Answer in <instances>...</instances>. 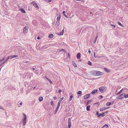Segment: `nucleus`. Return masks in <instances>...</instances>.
Listing matches in <instances>:
<instances>
[{
  "mask_svg": "<svg viewBox=\"0 0 128 128\" xmlns=\"http://www.w3.org/2000/svg\"><path fill=\"white\" fill-rule=\"evenodd\" d=\"M108 112L107 111L106 112H104V114H107L108 113Z\"/></svg>",
  "mask_w": 128,
  "mask_h": 128,
  "instance_id": "60",
  "label": "nucleus"
},
{
  "mask_svg": "<svg viewBox=\"0 0 128 128\" xmlns=\"http://www.w3.org/2000/svg\"><path fill=\"white\" fill-rule=\"evenodd\" d=\"M59 108H56L55 112V114H56L57 112H58Z\"/></svg>",
  "mask_w": 128,
  "mask_h": 128,
  "instance_id": "35",
  "label": "nucleus"
},
{
  "mask_svg": "<svg viewBox=\"0 0 128 128\" xmlns=\"http://www.w3.org/2000/svg\"><path fill=\"white\" fill-rule=\"evenodd\" d=\"M58 91L59 92H62V90H58Z\"/></svg>",
  "mask_w": 128,
  "mask_h": 128,
  "instance_id": "61",
  "label": "nucleus"
},
{
  "mask_svg": "<svg viewBox=\"0 0 128 128\" xmlns=\"http://www.w3.org/2000/svg\"><path fill=\"white\" fill-rule=\"evenodd\" d=\"M22 114L24 116V118L22 119L27 120V116L26 114L24 113H23Z\"/></svg>",
  "mask_w": 128,
  "mask_h": 128,
  "instance_id": "17",
  "label": "nucleus"
},
{
  "mask_svg": "<svg viewBox=\"0 0 128 128\" xmlns=\"http://www.w3.org/2000/svg\"><path fill=\"white\" fill-rule=\"evenodd\" d=\"M77 94H82V92L81 91H79L78 92Z\"/></svg>",
  "mask_w": 128,
  "mask_h": 128,
  "instance_id": "40",
  "label": "nucleus"
},
{
  "mask_svg": "<svg viewBox=\"0 0 128 128\" xmlns=\"http://www.w3.org/2000/svg\"><path fill=\"white\" fill-rule=\"evenodd\" d=\"M68 57L69 58H70V55L69 54V53H68Z\"/></svg>",
  "mask_w": 128,
  "mask_h": 128,
  "instance_id": "62",
  "label": "nucleus"
},
{
  "mask_svg": "<svg viewBox=\"0 0 128 128\" xmlns=\"http://www.w3.org/2000/svg\"><path fill=\"white\" fill-rule=\"evenodd\" d=\"M98 58H102V57H103V56H97Z\"/></svg>",
  "mask_w": 128,
  "mask_h": 128,
  "instance_id": "44",
  "label": "nucleus"
},
{
  "mask_svg": "<svg viewBox=\"0 0 128 128\" xmlns=\"http://www.w3.org/2000/svg\"><path fill=\"white\" fill-rule=\"evenodd\" d=\"M104 70L107 72H110L108 68H104Z\"/></svg>",
  "mask_w": 128,
  "mask_h": 128,
  "instance_id": "20",
  "label": "nucleus"
},
{
  "mask_svg": "<svg viewBox=\"0 0 128 128\" xmlns=\"http://www.w3.org/2000/svg\"><path fill=\"white\" fill-rule=\"evenodd\" d=\"M98 35L97 34H96V37H95V38H96L97 39L98 38Z\"/></svg>",
  "mask_w": 128,
  "mask_h": 128,
  "instance_id": "55",
  "label": "nucleus"
},
{
  "mask_svg": "<svg viewBox=\"0 0 128 128\" xmlns=\"http://www.w3.org/2000/svg\"><path fill=\"white\" fill-rule=\"evenodd\" d=\"M59 52H61L62 51H63L64 52L65 51V50H64V49H61L60 50H59Z\"/></svg>",
  "mask_w": 128,
  "mask_h": 128,
  "instance_id": "36",
  "label": "nucleus"
},
{
  "mask_svg": "<svg viewBox=\"0 0 128 128\" xmlns=\"http://www.w3.org/2000/svg\"><path fill=\"white\" fill-rule=\"evenodd\" d=\"M123 91L122 90V89L120 91H119L118 92L116 93V95H118L121 94L122 93V92Z\"/></svg>",
  "mask_w": 128,
  "mask_h": 128,
  "instance_id": "23",
  "label": "nucleus"
},
{
  "mask_svg": "<svg viewBox=\"0 0 128 128\" xmlns=\"http://www.w3.org/2000/svg\"><path fill=\"white\" fill-rule=\"evenodd\" d=\"M111 26L113 27L114 28H115L116 27V26H115V25H114V24H110Z\"/></svg>",
  "mask_w": 128,
  "mask_h": 128,
  "instance_id": "43",
  "label": "nucleus"
},
{
  "mask_svg": "<svg viewBox=\"0 0 128 128\" xmlns=\"http://www.w3.org/2000/svg\"><path fill=\"white\" fill-rule=\"evenodd\" d=\"M7 58H8V59H10L12 58V56H9Z\"/></svg>",
  "mask_w": 128,
  "mask_h": 128,
  "instance_id": "41",
  "label": "nucleus"
},
{
  "mask_svg": "<svg viewBox=\"0 0 128 128\" xmlns=\"http://www.w3.org/2000/svg\"><path fill=\"white\" fill-rule=\"evenodd\" d=\"M105 116V114H104V113L102 114H100L98 115V117H100V116Z\"/></svg>",
  "mask_w": 128,
  "mask_h": 128,
  "instance_id": "28",
  "label": "nucleus"
},
{
  "mask_svg": "<svg viewBox=\"0 0 128 128\" xmlns=\"http://www.w3.org/2000/svg\"><path fill=\"white\" fill-rule=\"evenodd\" d=\"M125 98H128V94H126V95H125L124 94V96Z\"/></svg>",
  "mask_w": 128,
  "mask_h": 128,
  "instance_id": "39",
  "label": "nucleus"
},
{
  "mask_svg": "<svg viewBox=\"0 0 128 128\" xmlns=\"http://www.w3.org/2000/svg\"><path fill=\"white\" fill-rule=\"evenodd\" d=\"M28 62L27 61H24L23 62V63L25 64V63H27Z\"/></svg>",
  "mask_w": 128,
  "mask_h": 128,
  "instance_id": "38",
  "label": "nucleus"
},
{
  "mask_svg": "<svg viewBox=\"0 0 128 128\" xmlns=\"http://www.w3.org/2000/svg\"><path fill=\"white\" fill-rule=\"evenodd\" d=\"M52 0H48V2H52Z\"/></svg>",
  "mask_w": 128,
  "mask_h": 128,
  "instance_id": "64",
  "label": "nucleus"
},
{
  "mask_svg": "<svg viewBox=\"0 0 128 128\" xmlns=\"http://www.w3.org/2000/svg\"><path fill=\"white\" fill-rule=\"evenodd\" d=\"M45 77L46 78V79L47 80H50L46 76H45Z\"/></svg>",
  "mask_w": 128,
  "mask_h": 128,
  "instance_id": "53",
  "label": "nucleus"
},
{
  "mask_svg": "<svg viewBox=\"0 0 128 128\" xmlns=\"http://www.w3.org/2000/svg\"><path fill=\"white\" fill-rule=\"evenodd\" d=\"M5 58V57H4L2 59H1L2 60V61H4Z\"/></svg>",
  "mask_w": 128,
  "mask_h": 128,
  "instance_id": "48",
  "label": "nucleus"
},
{
  "mask_svg": "<svg viewBox=\"0 0 128 128\" xmlns=\"http://www.w3.org/2000/svg\"><path fill=\"white\" fill-rule=\"evenodd\" d=\"M72 62V65L74 66L75 67H77L76 64L74 62Z\"/></svg>",
  "mask_w": 128,
  "mask_h": 128,
  "instance_id": "29",
  "label": "nucleus"
},
{
  "mask_svg": "<svg viewBox=\"0 0 128 128\" xmlns=\"http://www.w3.org/2000/svg\"><path fill=\"white\" fill-rule=\"evenodd\" d=\"M96 40H94V42H93L94 44H95L96 43Z\"/></svg>",
  "mask_w": 128,
  "mask_h": 128,
  "instance_id": "58",
  "label": "nucleus"
},
{
  "mask_svg": "<svg viewBox=\"0 0 128 128\" xmlns=\"http://www.w3.org/2000/svg\"><path fill=\"white\" fill-rule=\"evenodd\" d=\"M49 82L51 84H52V81L51 80H48Z\"/></svg>",
  "mask_w": 128,
  "mask_h": 128,
  "instance_id": "51",
  "label": "nucleus"
},
{
  "mask_svg": "<svg viewBox=\"0 0 128 128\" xmlns=\"http://www.w3.org/2000/svg\"><path fill=\"white\" fill-rule=\"evenodd\" d=\"M53 35L52 34H50L49 35L48 37L50 38H52L53 37Z\"/></svg>",
  "mask_w": 128,
  "mask_h": 128,
  "instance_id": "27",
  "label": "nucleus"
},
{
  "mask_svg": "<svg viewBox=\"0 0 128 128\" xmlns=\"http://www.w3.org/2000/svg\"><path fill=\"white\" fill-rule=\"evenodd\" d=\"M29 93V92L28 91H27L26 92V94H27Z\"/></svg>",
  "mask_w": 128,
  "mask_h": 128,
  "instance_id": "54",
  "label": "nucleus"
},
{
  "mask_svg": "<svg viewBox=\"0 0 128 128\" xmlns=\"http://www.w3.org/2000/svg\"><path fill=\"white\" fill-rule=\"evenodd\" d=\"M58 16L57 18V20H60L61 17V16L60 12H59L58 13Z\"/></svg>",
  "mask_w": 128,
  "mask_h": 128,
  "instance_id": "9",
  "label": "nucleus"
},
{
  "mask_svg": "<svg viewBox=\"0 0 128 128\" xmlns=\"http://www.w3.org/2000/svg\"><path fill=\"white\" fill-rule=\"evenodd\" d=\"M118 25L122 27H123L124 26L120 22H118Z\"/></svg>",
  "mask_w": 128,
  "mask_h": 128,
  "instance_id": "32",
  "label": "nucleus"
},
{
  "mask_svg": "<svg viewBox=\"0 0 128 128\" xmlns=\"http://www.w3.org/2000/svg\"><path fill=\"white\" fill-rule=\"evenodd\" d=\"M99 113L98 112H97L96 113V114L98 116L99 114H98Z\"/></svg>",
  "mask_w": 128,
  "mask_h": 128,
  "instance_id": "56",
  "label": "nucleus"
},
{
  "mask_svg": "<svg viewBox=\"0 0 128 128\" xmlns=\"http://www.w3.org/2000/svg\"><path fill=\"white\" fill-rule=\"evenodd\" d=\"M22 121L23 125L24 126L26 123L27 120L22 119Z\"/></svg>",
  "mask_w": 128,
  "mask_h": 128,
  "instance_id": "13",
  "label": "nucleus"
},
{
  "mask_svg": "<svg viewBox=\"0 0 128 128\" xmlns=\"http://www.w3.org/2000/svg\"><path fill=\"white\" fill-rule=\"evenodd\" d=\"M90 97V94H87L84 97V99H87Z\"/></svg>",
  "mask_w": 128,
  "mask_h": 128,
  "instance_id": "12",
  "label": "nucleus"
},
{
  "mask_svg": "<svg viewBox=\"0 0 128 128\" xmlns=\"http://www.w3.org/2000/svg\"><path fill=\"white\" fill-rule=\"evenodd\" d=\"M65 12L64 11H63L62 12V13L63 14V15L65 16V17L66 18H68V16L65 14Z\"/></svg>",
  "mask_w": 128,
  "mask_h": 128,
  "instance_id": "22",
  "label": "nucleus"
},
{
  "mask_svg": "<svg viewBox=\"0 0 128 128\" xmlns=\"http://www.w3.org/2000/svg\"><path fill=\"white\" fill-rule=\"evenodd\" d=\"M35 68H36V67H35ZM36 68H32V70H35V69H36Z\"/></svg>",
  "mask_w": 128,
  "mask_h": 128,
  "instance_id": "57",
  "label": "nucleus"
},
{
  "mask_svg": "<svg viewBox=\"0 0 128 128\" xmlns=\"http://www.w3.org/2000/svg\"><path fill=\"white\" fill-rule=\"evenodd\" d=\"M64 97H62V98H61L59 100V102H61V101L63 100L64 98Z\"/></svg>",
  "mask_w": 128,
  "mask_h": 128,
  "instance_id": "31",
  "label": "nucleus"
},
{
  "mask_svg": "<svg viewBox=\"0 0 128 128\" xmlns=\"http://www.w3.org/2000/svg\"><path fill=\"white\" fill-rule=\"evenodd\" d=\"M20 11L22 12L25 13H26V12L25 10L23 8H21L20 9Z\"/></svg>",
  "mask_w": 128,
  "mask_h": 128,
  "instance_id": "19",
  "label": "nucleus"
},
{
  "mask_svg": "<svg viewBox=\"0 0 128 128\" xmlns=\"http://www.w3.org/2000/svg\"><path fill=\"white\" fill-rule=\"evenodd\" d=\"M88 52L90 53V52H91L90 50H88Z\"/></svg>",
  "mask_w": 128,
  "mask_h": 128,
  "instance_id": "63",
  "label": "nucleus"
},
{
  "mask_svg": "<svg viewBox=\"0 0 128 128\" xmlns=\"http://www.w3.org/2000/svg\"><path fill=\"white\" fill-rule=\"evenodd\" d=\"M60 102H58V106H60Z\"/></svg>",
  "mask_w": 128,
  "mask_h": 128,
  "instance_id": "50",
  "label": "nucleus"
},
{
  "mask_svg": "<svg viewBox=\"0 0 128 128\" xmlns=\"http://www.w3.org/2000/svg\"><path fill=\"white\" fill-rule=\"evenodd\" d=\"M113 104V103H111L110 102H108L106 103V106H109L112 105Z\"/></svg>",
  "mask_w": 128,
  "mask_h": 128,
  "instance_id": "18",
  "label": "nucleus"
},
{
  "mask_svg": "<svg viewBox=\"0 0 128 128\" xmlns=\"http://www.w3.org/2000/svg\"><path fill=\"white\" fill-rule=\"evenodd\" d=\"M53 99L54 100H56L57 99V97L56 96H54L53 97Z\"/></svg>",
  "mask_w": 128,
  "mask_h": 128,
  "instance_id": "45",
  "label": "nucleus"
},
{
  "mask_svg": "<svg viewBox=\"0 0 128 128\" xmlns=\"http://www.w3.org/2000/svg\"><path fill=\"white\" fill-rule=\"evenodd\" d=\"M40 38L39 36H38L37 38V39L38 40H39Z\"/></svg>",
  "mask_w": 128,
  "mask_h": 128,
  "instance_id": "52",
  "label": "nucleus"
},
{
  "mask_svg": "<svg viewBox=\"0 0 128 128\" xmlns=\"http://www.w3.org/2000/svg\"><path fill=\"white\" fill-rule=\"evenodd\" d=\"M43 100V97L42 96H40L38 98V100L40 102L42 101Z\"/></svg>",
  "mask_w": 128,
  "mask_h": 128,
  "instance_id": "24",
  "label": "nucleus"
},
{
  "mask_svg": "<svg viewBox=\"0 0 128 128\" xmlns=\"http://www.w3.org/2000/svg\"><path fill=\"white\" fill-rule=\"evenodd\" d=\"M90 101H88L87 102V104H88L89 103H90Z\"/></svg>",
  "mask_w": 128,
  "mask_h": 128,
  "instance_id": "59",
  "label": "nucleus"
},
{
  "mask_svg": "<svg viewBox=\"0 0 128 128\" xmlns=\"http://www.w3.org/2000/svg\"><path fill=\"white\" fill-rule=\"evenodd\" d=\"M60 20H57L56 23L57 25L58 26L59 24Z\"/></svg>",
  "mask_w": 128,
  "mask_h": 128,
  "instance_id": "33",
  "label": "nucleus"
},
{
  "mask_svg": "<svg viewBox=\"0 0 128 128\" xmlns=\"http://www.w3.org/2000/svg\"><path fill=\"white\" fill-rule=\"evenodd\" d=\"M124 94L123 93L117 96L116 98L118 99H122L124 98Z\"/></svg>",
  "mask_w": 128,
  "mask_h": 128,
  "instance_id": "4",
  "label": "nucleus"
},
{
  "mask_svg": "<svg viewBox=\"0 0 128 128\" xmlns=\"http://www.w3.org/2000/svg\"><path fill=\"white\" fill-rule=\"evenodd\" d=\"M32 3L33 4V6L37 8L38 9L39 8L38 4L35 1H32Z\"/></svg>",
  "mask_w": 128,
  "mask_h": 128,
  "instance_id": "6",
  "label": "nucleus"
},
{
  "mask_svg": "<svg viewBox=\"0 0 128 128\" xmlns=\"http://www.w3.org/2000/svg\"><path fill=\"white\" fill-rule=\"evenodd\" d=\"M105 126H106V128H108V125L107 124H105L104 125H103L101 128H104L105 127Z\"/></svg>",
  "mask_w": 128,
  "mask_h": 128,
  "instance_id": "26",
  "label": "nucleus"
},
{
  "mask_svg": "<svg viewBox=\"0 0 128 128\" xmlns=\"http://www.w3.org/2000/svg\"><path fill=\"white\" fill-rule=\"evenodd\" d=\"M106 88L102 86L99 88V90L101 93H104L106 90Z\"/></svg>",
  "mask_w": 128,
  "mask_h": 128,
  "instance_id": "3",
  "label": "nucleus"
},
{
  "mask_svg": "<svg viewBox=\"0 0 128 128\" xmlns=\"http://www.w3.org/2000/svg\"><path fill=\"white\" fill-rule=\"evenodd\" d=\"M88 64L89 65H92V62L90 61H88Z\"/></svg>",
  "mask_w": 128,
  "mask_h": 128,
  "instance_id": "34",
  "label": "nucleus"
},
{
  "mask_svg": "<svg viewBox=\"0 0 128 128\" xmlns=\"http://www.w3.org/2000/svg\"><path fill=\"white\" fill-rule=\"evenodd\" d=\"M68 128H70L71 126V120L70 118H68Z\"/></svg>",
  "mask_w": 128,
  "mask_h": 128,
  "instance_id": "5",
  "label": "nucleus"
},
{
  "mask_svg": "<svg viewBox=\"0 0 128 128\" xmlns=\"http://www.w3.org/2000/svg\"><path fill=\"white\" fill-rule=\"evenodd\" d=\"M110 108V107H103V108H101L100 109V112H102V111H103V110H106L108 109V108Z\"/></svg>",
  "mask_w": 128,
  "mask_h": 128,
  "instance_id": "7",
  "label": "nucleus"
},
{
  "mask_svg": "<svg viewBox=\"0 0 128 128\" xmlns=\"http://www.w3.org/2000/svg\"><path fill=\"white\" fill-rule=\"evenodd\" d=\"M81 54L80 53H78L77 54L76 58L78 59H80V58Z\"/></svg>",
  "mask_w": 128,
  "mask_h": 128,
  "instance_id": "11",
  "label": "nucleus"
},
{
  "mask_svg": "<svg viewBox=\"0 0 128 128\" xmlns=\"http://www.w3.org/2000/svg\"><path fill=\"white\" fill-rule=\"evenodd\" d=\"M5 58V57H4L2 59H1L2 60V61H4Z\"/></svg>",
  "mask_w": 128,
  "mask_h": 128,
  "instance_id": "46",
  "label": "nucleus"
},
{
  "mask_svg": "<svg viewBox=\"0 0 128 128\" xmlns=\"http://www.w3.org/2000/svg\"><path fill=\"white\" fill-rule=\"evenodd\" d=\"M28 31V28L26 26H25L23 30V32L24 33H26Z\"/></svg>",
  "mask_w": 128,
  "mask_h": 128,
  "instance_id": "8",
  "label": "nucleus"
},
{
  "mask_svg": "<svg viewBox=\"0 0 128 128\" xmlns=\"http://www.w3.org/2000/svg\"><path fill=\"white\" fill-rule=\"evenodd\" d=\"M5 58V57H4L2 59H1L2 60V61H4Z\"/></svg>",
  "mask_w": 128,
  "mask_h": 128,
  "instance_id": "47",
  "label": "nucleus"
},
{
  "mask_svg": "<svg viewBox=\"0 0 128 128\" xmlns=\"http://www.w3.org/2000/svg\"><path fill=\"white\" fill-rule=\"evenodd\" d=\"M70 98L69 99V100L70 101H71L72 99V98L73 97V95L72 94V93L71 92L70 93Z\"/></svg>",
  "mask_w": 128,
  "mask_h": 128,
  "instance_id": "16",
  "label": "nucleus"
},
{
  "mask_svg": "<svg viewBox=\"0 0 128 128\" xmlns=\"http://www.w3.org/2000/svg\"><path fill=\"white\" fill-rule=\"evenodd\" d=\"M50 103L51 105L52 106H53L54 105V103H53V101H51L50 102Z\"/></svg>",
  "mask_w": 128,
  "mask_h": 128,
  "instance_id": "37",
  "label": "nucleus"
},
{
  "mask_svg": "<svg viewBox=\"0 0 128 128\" xmlns=\"http://www.w3.org/2000/svg\"><path fill=\"white\" fill-rule=\"evenodd\" d=\"M5 62H4V61L3 62H2V63H1L0 64L2 66V67H1V68H2V67L4 66V65H3Z\"/></svg>",
  "mask_w": 128,
  "mask_h": 128,
  "instance_id": "30",
  "label": "nucleus"
},
{
  "mask_svg": "<svg viewBox=\"0 0 128 128\" xmlns=\"http://www.w3.org/2000/svg\"><path fill=\"white\" fill-rule=\"evenodd\" d=\"M5 58V57H4L2 59H1L2 60V61H4Z\"/></svg>",
  "mask_w": 128,
  "mask_h": 128,
  "instance_id": "49",
  "label": "nucleus"
},
{
  "mask_svg": "<svg viewBox=\"0 0 128 128\" xmlns=\"http://www.w3.org/2000/svg\"><path fill=\"white\" fill-rule=\"evenodd\" d=\"M90 74L92 75L98 76L102 75V73L98 71L92 70L90 72Z\"/></svg>",
  "mask_w": 128,
  "mask_h": 128,
  "instance_id": "1",
  "label": "nucleus"
},
{
  "mask_svg": "<svg viewBox=\"0 0 128 128\" xmlns=\"http://www.w3.org/2000/svg\"><path fill=\"white\" fill-rule=\"evenodd\" d=\"M8 60V58H7L6 59V60H5L4 61V62L6 63V62Z\"/></svg>",
  "mask_w": 128,
  "mask_h": 128,
  "instance_id": "42",
  "label": "nucleus"
},
{
  "mask_svg": "<svg viewBox=\"0 0 128 128\" xmlns=\"http://www.w3.org/2000/svg\"><path fill=\"white\" fill-rule=\"evenodd\" d=\"M18 56L17 55H15L12 56V58H15L17 57H18Z\"/></svg>",
  "mask_w": 128,
  "mask_h": 128,
  "instance_id": "25",
  "label": "nucleus"
},
{
  "mask_svg": "<svg viewBox=\"0 0 128 128\" xmlns=\"http://www.w3.org/2000/svg\"><path fill=\"white\" fill-rule=\"evenodd\" d=\"M122 90L124 91V92L125 93L126 92H128V89L126 88H122Z\"/></svg>",
  "mask_w": 128,
  "mask_h": 128,
  "instance_id": "15",
  "label": "nucleus"
},
{
  "mask_svg": "<svg viewBox=\"0 0 128 128\" xmlns=\"http://www.w3.org/2000/svg\"><path fill=\"white\" fill-rule=\"evenodd\" d=\"M90 105L88 106H87L86 108V110L87 111H89L90 110Z\"/></svg>",
  "mask_w": 128,
  "mask_h": 128,
  "instance_id": "21",
  "label": "nucleus"
},
{
  "mask_svg": "<svg viewBox=\"0 0 128 128\" xmlns=\"http://www.w3.org/2000/svg\"><path fill=\"white\" fill-rule=\"evenodd\" d=\"M98 90H94L92 92V94L94 95L95 93L96 92H97Z\"/></svg>",
  "mask_w": 128,
  "mask_h": 128,
  "instance_id": "14",
  "label": "nucleus"
},
{
  "mask_svg": "<svg viewBox=\"0 0 128 128\" xmlns=\"http://www.w3.org/2000/svg\"><path fill=\"white\" fill-rule=\"evenodd\" d=\"M64 32V29H63L62 32L58 33L57 34L58 35H62L63 34Z\"/></svg>",
  "mask_w": 128,
  "mask_h": 128,
  "instance_id": "10",
  "label": "nucleus"
},
{
  "mask_svg": "<svg viewBox=\"0 0 128 128\" xmlns=\"http://www.w3.org/2000/svg\"><path fill=\"white\" fill-rule=\"evenodd\" d=\"M36 68L35 72L38 75H39L40 74L42 73L43 70L42 67L40 66L37 67V68Z\"/></svg>",
  "mask_w": 128,
  "mask_h": 128,
  "instance_id": "2",
  "label": "nucleus"
}]
</instances>
